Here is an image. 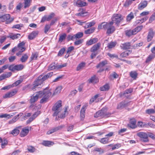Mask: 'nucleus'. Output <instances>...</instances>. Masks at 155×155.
Returning a JSON list of instances; mask_svg holds the SVG:
<instances>
[{"mask_svg":"<svg viewBox=\"0 0 155 155\" xmlns=\"http://www.w3.org/2000/svg\"><path fill=\"white\" fill-rule=\"evenodd\" d=\"M113 22H102L98 26V29H101L103 28L107 29L106 33L110 35L113 33L115 31V28L113 25Z\"/></svg>","mask_w":155,"mask_h":155,"instance_id":"obj_1","label":"nucleus"},{"mask_svg":"<svg viewBox=\"0 0 155 155\" xmlns=\"http://www.w3.org/2000/svg\"><path fill=\"white\" fill-rule=\"evenodd\" d=\"M53 72H51L48 73L47 74L43 76L41 75L38 77L37 80L35 81L34 84V86L32 88L33 91H35L36 88L39 85L42 84L43 82L48 78L51 77L53 75Z\"/></svg>","mask_w":155,"mask_h":155,"instance_id":"obj_2","label":"nucleus"},{"mask_svg":"<svg viewBox=\"0 0 155 155\" xmlns=\"http://www.w3.org/2000/svg\"><path fill=\"white\" fill-rule=\"evenodd\" d=\"M40 91L41 92V97H43L42 98L40 101V103L42 104L46 102L47 101L48 98L51 95V92L45 89H44L43 91ZM41 93H39V94H41Z\"/></svg>","mask_w":155,"mask_h":155,"instance_id":"obj_3","label":"nucleus"},{"mask_svg":"<svg viewBox=\"0 0 155 155\" xmlns=\"http://www.w3.org/2000/svg\"><path fill=\"white\" fill-rule=\"evenodd\" d=\"M107 108H103L101 110H99L97 112L94 114V117L96 118L99 117H101V118H103L105 117H108L110 116V114L109 113H107Z\"/></svg>","mask_w":155,"mask_h":155,"instance_id":"obj_4","label":"nucleus"},{"mask_svg":"<svg viewBox=\"0 0 155 155\" xmlns=\"http://www.w3.org/2000/svg\"><path fill=\"white\" fill-rule=\"evenodd\" d=\"M61 101H59L56 102L52 108L53 111H54L53 114V116H56L60 112L61 109Z\"/></svg>","mask_w":155,"mask_h":155,"instance_id":"obj_5","label":"nucleus"},{"mask_svg":"<svg viewBox=\"0 0 155 155\" xmlns=\"http://www.w3.org/2000/svg\"><path fill=\"white\" fill-rule=\"evenodd\" d=\"M112 21L113 24L114 23L117 25H118L120 22L123 19V17L120 14H115L113 15L112 18Z\"/></svg>","mask_w":155,"mask_h":155,"instance_id":"obj_6","label":"nucleus"},{"mask_svg":"<svg viewBox=\"0 0 155 155\" xmlns=\"http://www.w3.org/2000/svg\"><path fill=\"white\" fill-rule=\"evenodd\" d=\"M137 135L140 137V141L145 143L149 141V139L148 138L147 132H139L137 134Z\"/></svg>","mask_w":155,"mask_h":155,"instance_id":"obj_7","label":"nucleus"},{"mask_svg":"<svg viewBox=\"0 0 155 155\" xmlns=\"http://www.w3.org/2000/svg\"><path fill=\"white\" fill-rule=\"evenodd\" d=\"M14 18H10V15L8 14H6L0 16V22L5 21L7 24H10L13 20Z\"/></svg>","mask_w":155,"mask_h":155,"instance_id":"obj_8","label":"nucleus"},{"mask_svg":"<svg viewBox=\"0 0 155 155\" xmlns=\"http://www.w3.org/2000/svg\"><path fill=\"white\" fill-rule=\"evenodd\" d=\"M24 66L22 64L15 65L12 64L8 67L9 69L12 71H19L22 70L24 68Z\"/></svg>","mask_w":155,"mask_h":155,"instance_id":"obj_9","label":"nucleus"},{"mask_svg":"<svg viewBox=\"0 0 155 155\" xmlns=\"http://www.w3.org/2000/svg\"><path fill=\"white\" fill-rule=\"evenodd\" d=\"M39 93H41V91H38L37 92L36 94L35 95L34 94L31 96V99L30 100V102L31 104L34 103L39 98H41V94Z\"/></svg>","mask_w":155,"mask_h":155,"instance_id":"obj_10","label":"nucleus"},{"mask_svg":"<svg viewBox=\"0 0 155 155\" xmlns=\"http://www.w3.org/2000/svg\"><path fill=\"white\" fill-rule=\"evenodd\" d=\"M74 2L76 6L79 7H82L87 5L86 2L81 1V0H74Z\"/></svg>","mask_w":155,"mask_h":155,"instance_id":"obj_11","label":"nucleus"},{"mask_svg":"<svg viewBox=\"0 0 155 155\" xmlns=\"http://www.w3.org/2000/svg\"><path fill=\"white\" fill-rule=\"evenodd\" d=\"M78 11L79 12L78 13L76 14V15L78 16H85L87 15H85L87 14V12L85 11V9L84 8H80L79 9Z\"/></svg>","mask_w":155,"mask_h":155,"instance_id":"obj_12","label":"nucleus"},{"mask_svg":"<svg viewBox=\"0 0 155 155\" xmlns=\"http://www.w3.org/2000/svg\"><path fill=\"white\" fill-rule=\"evenodd\" d=\"M128 126L130 128L134 129L137 127L136 125V120L135 119H130V123L128 124Z\"/></svg>","mask_w":155,"mask_h":155,"instance_id":"obj_13","label":"nucleus"},{"mask_svg":"<svg viewBox=\"0 0 155 155\" xmlns=\"http://www.w3.org/2000/svg\"><path fill=\"white\" fill-rule=\"evenodd\" d=\"M17 92V91L16 90H14L8 92L5 94L3 96V98H9L14 95Z\"/></svg>","mask_w":155,"mask_h":155,"instance_id":"obj_14","label":"nucleus"},{"mask_svg":"<svg viewBox=\"0 0 155 155\" xmlns=\"http://www.w3.org/2000/svg\"><path fill=\"white\" fill-rule=\"evenodd\" d=\"M147 2L146 1H143L141 2L138 5V8L140 10H142L147 5Z\"/></svg>","mask_w":155,"mask_h":155,"instance_id":"obj_15","label":"nucleus"},{"mask_svg":"<svg viewBox=\"0 0 155 155\" xmlns=\"http://www.w3.org/2000/svg\"><path fill=\"white\" fill-rule=\"evenodd\" d=\"M64 127V125L60 126L54 128L52 129L48 130L47 133V134L48 135L51 134L54 132Z\"/></svg>","mask_w":155,"mask_h":155,"instance_id":"obj_16","label":"nucleus"},{"mask_svg":"<svg viewBox=\"0 0 155 155\" xmlns=\"http://www.w3.org/2000/svg\"><path fill=\"white\" fill-rule=\"evenodd\" d=\"M86 108V106L85 105H84L81 109L80 111V117L81 120H83L85 117V111Z\"/></svg>","mask_w":155,"mask_h":155,"instance_id":"obj_17","label":"nucleus"},{"mask_svg":"<svg viewBox=\"0 0 155 155\" xmlns=\"http://www.w3.org/2000/svg\"><path fill=\"white\" fill-rule=\"evenodd\" d=\"M101 45V44L100 43H98L94 45L91 48V51L92 52H95L99 49Z\"/></svg>","mask_w":155,"mask_h":155,"instance_id":"obj_18","label":"nucleus"},{"mask_svg":"<svg viewBox=\"0 0 155 155\" xmlns=\"http://www.w3.org/2000/svg\"><path fill=\"white\" fill-rule=\"evenodd\" d=\"M130 103L126 101H123L120 102L118 105L117 108L118 109L123 108L129 105Z\"/></svg>","mask_w":155,"mask_h":155,"instance_id":"obj_19","label":"nucleus"},{"mask_svg":"<svg viewBox=\"0 0 155 155\" xmlns=\"http://www.w3.org/2000/svg\"><path fill=\"white\" fill-rule=\"evenodd\" d=\"M29 129L28 128L25 127L23 128L20 133V135L22 137L25 136L29 133Z\"/></svg>","mask_w":155,"mask_h":155,"instance_id":"obj_20","label":"nucleus"},{"mask_svg":"<svg viewBox=\"0 0 155 155\" xmlns=\"http://www.w3.org/2000/svg\"><path fill=\"white\" fill-rule=\"evenodd\" d=\"M154 35V32L152 29H150L147 36V41L149 42L151 40Z\"/></svg>","mask_w":155,"mask_h":155,"instance_id":"obj_21","label":"nucleus"},{"mask_svg":"<svg viewBox=\"0 0 155 155\" xmlns=\"http://www.w3.org/2000/svg\"><path fill=\"white\" fill-rule=\"evenodd\" d=\"M21 36L19 34H11L7 37V38H10L12 40L17 39Z\"/></svg>","mask_w":155,"mask_h":155,"instance_id":"obj_22","label":"nucleus"},{"mask_svg":"<svg viewBox=\"0 0 155 155\" xmlns=\"http://www.w3.org/2000/svg\"><path fill=\"white\" fill-rule=\"evenodd\" d=\"M98 41V39L97 38H94L90 39L88 41H87L86 45H90L96 43Z\"/></svg>","mask_w":155,"mask_h":155,"instance_id":"obj_23","label":"nucleus"},{"mask_svg":"<svg viewBox=\"0 0 155 155\" xmlns=\"http://www.w3.org/2000/svg\"><path fill=\"white\" fill-rule=\"evenodd\" d=\"M120 47L122 49L124 50L130 49V43L128 42L122 44Z\"/></svg>","mask_w":155,"mask_h":155,"instance_id":"obj_24","label":"nucleus"},{"mask_svg":"<svg viewBox=\"0 0 155 155\" xmlns=\"http://www.w3.org/2000/svg\"><path fill=\"white\" fill-rule=\"evenodd\" d=\"M38 32L36 31H33L28 36V38L29 39L32 40L35 38L38 35Z\"/></svg>","mask_w":155,"mask_h":155,"instance_id":"obj_25","label":"nucleus"},{"mask_svg":"<svg viewBox=\"0 0 155 155\" xmlns=\"http://www.w3.org/2000/svg\"><path fill=\"white\" fill-rule=\"evenodd\" d=\"M107 64V61L106 60H105L104 61H102L101 62H100L96 66L97 68H101L105 65Z\"/></svg>","mask_w":155,"mask_h":155,"instance_id":"obj_26","label":"nucleus"},{"mask_svg":"<svg viewBox=\"0 0 155 155\" xmlns=\"http://www.w3.org/2000/svg\"><path fill=\"white\" fill-rule=\"evenodd\" d=\"M25 43L24 41H22L19 43L18 45V49L19 50L25 51Z\"/></svg>","mask_w":155,"mask_h":155,"instance_id":"obj_27","label":"nucleus"},{"mask_svg":"<svg viewBox=\"0 0 155 155\" xmlns=\"http://www.w3.org/2000/svg\"><path fill=\"white\" fill-rule=\"evenodd\" d=\"M29 57V55L27 54H24L20 59V61L22 63L25 62L27 60Z\"/></svg>","mask_w":155,"mask_h":155,"instance_id":"obj_28","label":"nucleus"},{"mask_svg":"<svg viewBox=\"0 0 155 155\" xmlns=\"http://www.w3.org/2000/svg\"><path fill=\"white\" fill-rule=\"evenodd\" d=\"M131 52V51L130 50L122 52L120 55V58L126 57L129 55Z\"/></svg>","mask_w":155,"mask_h":155,"instance_id":"obj_29","label":"nucleus"},{"mask_svg":"<svg viewBox=\"0 0 155 155\" xmlns=\"http://www.w3.org/2000/svg\"><path fill=\"white\" fill-rule=\"evenodd\" d=\"M101 143L103 144H106L109 142V140L108 137L102 138L100 140H98Z\"/></svg>","mask_w":155,"mask_h":155,"instance_id":"obj_30","label":"nucleus"},{"mask_svg":"<svg viewBox=\"0 0 155 155\" xmlns=\"http://www.w3.org/2000/svg\"><path fill=\"white\" fill-rule=\"evenodd\" d=\"M95 24V21H93L87 23L86 24V25L84 26V28L85 29L87 28L93 26Z\"/></svg>","mask_w":155,"mask_h":155,"instance_id":"obj_31","label":"nucleus"},{"mask_svg":"<svg viewBox=\"0 0 155 155\" xmlns=\"http://www.w3.org/2000/svg\"><path fill=\"white\" fill-rule=\"evenodd\" d=\"M130 75L132 78L135 79L138 75V73L136 71H132L130 72Z\"/></svg>","mask_w":155,"mask_h":155,"instance_id":"obj_32","label":"nucleus"},{"mask_svg":"<svg viewBox=\"0 0 155 155\" xmlns=\"http://www.w3.org/2000/svg\"><path fill=\"white\" fill-rule=\"evenodd\" d=\"M95 29L94 27L91 28L85 31L84 33L86 34H91L94 31Z\"/></svg>","mask_w":155,"mask_h":155,"instance_id":"obj_33","label":"nucleus"},{"mask_svg":"<svg viewBox=\"0 0 155 155\" xmlns=\"http://www.w3.org/2000/svg\"><path fill=\"white\" fill-rule=\"evenodd\" d=\"M43 145L45 146L49 147L51 145H52L54 144V142H53L48 141H44L42 143Z\"/></svg>","mask_w":155,"mask_h":155,"instance_id":"obj_34","label":"nucleus"},{"mask_svg":"<svg viewBox=\"0 0 155 155\" xmlns=\"http://www.w3.org/2000/svg\"><path fill=\"white\" fill-rule=\"evenodd\" d=\"M61 89L62 87L61 86H59L57 87L54 91V93H53L52 96L59 93L61 92Z\"/></svg>","mask_w":155,"mask_h":155,"instance_id":"obj_35","label":"nucleus"},{"mask_svg":"<svg viewBox=\"0 0 155 155\" xmlns=\"http://www.w3.org/2000/svg\"><path fill=\"white\" fill-rule=\"evenodd\" d=\"M116 45V43L114 42H111L108 43L107 45V47L108 49L114 48Z\"/></svg>","mask_w":155,"mask_h":155,"instance_id":"obj_36","label":"nucleus"},{"mask_svg":"<svg viewBox=\"0 0 155 155\" xmlns=\"http://www.w3.org/2000/svg\"><path fill=\"white\" fill-rule=\"evenodd\" d=\"M155 57V54H150L148 57L147 58L146 61V63H148L150 61L153 59H154Z\"/></svg>","mask_w":155,"mask_h":155,"instance_id":"obj_37","label":"nucleus"},{"mask_svg":"<svg viewBox=\"0 0 155 155\" xmlns=\"http://www.w3.org/2000/svg\"><path fill=\"white\" fill-rule=\"evenodd\" d=\"M85 65V63L84 62H82L79 64L77 67V70L79 71L81 69L83 68Z\"/></svg>","mask_w":155,"mask_h":155,"instance_id":"obj_38","label":"nucleus"},{"mask_svg":"<svg viewBox=\"0 0 155 155\" xmlns=\"http://www.w3.org/2000/svg\"><path fill=\"white\" fill-rule=\"evenodd\" d=\"M19 133V130L17 128H15L10 133V134H12L14 136H16L18 135Z\"/></svg>","mask_w":155,"mask_h":155,"instance_id":"obj_39","label":"nucleus"},{"mask_svg":"<svg viewBox=\"0 0 155 155\" xmlns=\"http://www.w3.org/2000/svg\"><path fill=\"white\" fill-rule=\"evenodd\" d=\"M109 89V87L108 84H106L102 87H100V90L101 91H104L108 90Z\"/></svg>","mask_w":155,"mask_h":155,"instance_id":"obj_40","label":"nucleus"},{"mask_svg":"<svg viewBox=\"0 0 155 155\" xmlns=\"http://www.w3.org/2000/svg\"><path fill=\"white\" fill-rule=\"evenodd\" d=\"M54 69H57L56 64L54 63L51 64L48 67V70L51 71Z\"/></svg>","mask_w":155,"mask_h":155,"instance_id":"obj_41","label":"nucleus"},{"mask_svg":"<svg viewBox=\"0 0 155 155\" xmlns=\"http://www.w3.org/2000/svg\"><path fill=\"white\" fill-rule=\"evenodd\" d=\"M134 15L133 13L131 12L127 17V21H130L132 19L134 18Z\"/></svg>","mask_w":155,"mask_h":155,"instance_id":"obj_42","label":"nucleus"},{"mask_svg":"<svg viewBox=\"0 0 155 155\" xmlns=\"http://www.w3.org/2000/svg\"><path fill=\"white\" fill-rule=\"evenodd\" d=\"M24 8H25L29 7L30 5V0H24Z\"/></svg>","mask_w":155,"mask_h":155,"instance_id":"obj_43","label":"nucleus"},{"mask_svg":"<svg viewBox=\"0 0 155 155\" xmlns=\"http://www.w3.org/2000/svg\"><path fill=\"white\" fill-rule=\"evenodd\" d=\"M100 96L99 94H97L95 95L93 97H92L91 99L89 101V104H91L93 103L95 100L96 99L98 98V97Z\"/></svg>","mask_w":155,"mask_h":155,"instance_id":"obj_44","label":"nucleus"},{"mask_svg":"<svg viewBox=\"0 0 155 155\" xmlns=\"http://www.w3.org/2000/svg\"><path fill=\"white\" fill-rule=\"evenodd\" d=\"M66 36L67 35L65 33H64L62 35H61L59 38V41L60 42H62L65 39Z\"/></svg>","mask_w":155,"mask_h":155,"instance_id":"obj_45","label":"nucleus"},{"mask_svg":"<svg viewBox=\"0 0 155 155\" xmlns=\"http://www.w3.org/2000/svg\"><path fill=\"white\" fill-rule=\"evenodd\" d=\"M38 56V53L37 52H35L32 54L31 57V60L36 59Z\"/></svg>","mask_w":155,"mask_h":155,"instance_id":"obj_46","label":"nucleus"},{"mask_svg":"<svg viewBox=\"0 0 155 155\" xmlns=\"http://www.w3.org/2000/svg\"><path fill=\"white\" fill-rule=\"evenodd\" d=\"M74 35L75 37V40H77V39L80 38L82 37L83 34L82 32H79Z\"/></svg>","mask_w":155,"mask_h":155,"instance_id":"obj_47","label":"nucleus"},{"mask_svg":"<svg viewBox=\"0 0 155 155\" xmlns=\"http://www.w3.org/2000/svg\"><path fill=\"white\" fill-rule=\"evenodd\" d=\"M23 81L22 79H21L18 80L15 82L12 85V87L14 86H16L21 83Z\"/></svg>","mask_w":155,"mask_h":155,"instance_id":"obj_48","label":"nucleus"},{"mask_svg":"<svg viewBox=\"0 0 155 155\" xmlns=\"http://www.w3.org/2000/svg\"><path fill=\"white\" fill-rule=\"evenodd\" d=\"M146 113L148 114H153L155 113V110L153 109H149L146 110Z\"/></svg>","mask_w":155,"mask_h":155,"instance_id":"obj_49","label":"nucleus"},{"mask_svg":"<svg viewBox=\"0 0 155 155\" xmlns=\"http://www.w3.org/2000/svg\"><path fill=\"white\" fill-rule=\"evenodd\" d=\"M67 39L68 41L70 40L74 41L75 39V35H68L67 37Z\"/></svg>","mask_w":155,"mask_h":155,"instance_id":"obj_50","label":"nucleus"},{"mask_svg":"<svg viewBox=\"0 0 155 155\" xmlns=\"http://www.w3.org/2000/svg\"><path fill=\"white\" fill-rule=\"evenodd\" d=\"M65 48H61L58 53V56H61L64 53L65 51Z\"/></svg>","mask_w":155,"mask_h":155,"instance_id":"obj_51","label":"nucleus"},{"mask_svg":"<svg viewBox=\"0 0 155 155\" xmlns=\"http://www.w3.org/2000/svg\"><path fill=\"white\" fill-rule=\"evenodd\" d=\"M27 150L29 152L33 153L35 151V149L34 147L30 146L28 147Z\"/></svg>","mask_w":155,"mask_h":155,"instance_id":"obj_52","label":"nucleus"},{"mask_svg":"<svg viewBox=\"0 0 155 155\" xmlns=\"http://www.w3.org/2000/svg\"><path fill=\"white\" fill-rule=\"evenodd\" d=\"M136 34V33H135L134 30H129L126 33V35L127 36H130L132 35H134Z\"/></svg>","mask_w":155,"mask_h":155,"instance_id":"obj_53","label":"nucleus"},{"mask_svg":"<svg viewBox=\"0 0 155 155\" xmlns=\"http://www.w3.org/2000/svg\"><path fill=\"white\" fill-rule=\"evenodd\" d=\"M147 132L148 138V137H149L153 140H155V135L149 132Z\"/></svg>","mask_w":155,"mask_h":155,"instance_id":"obj_54","label":"nucleus"},{"mask_svg":"<svg viewBox=\"0 0 155 155\" xmlns=\"http://www.w3.org/2000/svg\"><path fill=\"white\" fill-rule=\"evenodd\" d=\"M143 27L142 26L137 27L134 30L135 33H136L137 32L140 31L142 29Z\"/></svg>","mask_w":155,"mask_h":155,"instance_id":"obj_55","label":"nucleus"},{"mask_svg":"<svg viewBox=\"0 0 155 155\" xmlns=\"http://www.w3.org/2000/svg\"><path fill=\"white\" fill-rule=\"evenodd\" d=\"M1 143H2L1 145L2 148H4L5 147L4 146L7 145L8 143V142L5 139H4L3 140L2 139V141Z\"/></svg>","mask_w":155,"mask_h":155,"instance_id":"obj_56","label":"nucleus"},{"mask_svg":"<svg viewBox=\"0 0 155 155\" xmlns=\"http://www.w3.org/2000/svg\"><path fill=\"white\" fill-rule=\"evenodd\" d=\"M107 55L111 58H118V56L117 55L115 54H111L109 53L107 54Z\"/></svg>","mask_w":155,"mask_h":155,"instance_id":"obj_57","label":"nucleus"},{"mask_svg":"<svg viewBox=\"0 0 155 155\" xmlns=\"http://www.w3.org/2000/svg\"><path fill=\"white\" fill-rule=\"evenodd\" d=\"M67 108L66 107L64 109L63 112L61 114L60 118H64L65 117V113L67 112Z\"/></svg>","mask_w":155,"mask_h":155,"instance_id":"obj_58","label":"nucleus"},{"mask_svg":"<svg viewBox=\"0 0 155 155\" xmlns=\"http://www.w3.org/2000/svg\"><path fill=\"white\" fill-rule=\"evenodd\" d=\"M51 26L48 25H46L44 28V32L46 34L48 32Z\"/></svg>","mask_w":155,"mask_h":155,"instance_id":"obj_59","label":"nucleus"},{"mask_svg":"<svg viewBox=\"0 0 155 155\" xmlns=\"http://www.w3.org/2000/svg\"><path fill=\"white\" fill-rule=\"evenodd\" d=\"M143 42H141L139 43L135 44L134 45V48L135 49L138 48V47L142 46L143 45Z\"/></svg>","mask_w":155,"mask_h":155,"instance_id":"obj_60","label":"nucleus"},{"mask_svg":"<svg viewBox=\"0 0 155 155\" xmlns=\"http://www.w3.org/2000/svg\"><path fill=\"white\" fill-rule=\"evenodd\" d=\"M155 19V12L150 17L149 19L150 22L151 23Z\"/></svg>","mask_w":155,"mask_h":155,"instance_id":"obj_61","label":"nucleus"},{"mask_svg":"<svg viewBox=\"0 0 155 155\" xmlns=\"http://www.w3.org/2000/svg\"><path fill=\"white\" fill-rule=\"evenodd\" d=\"M54 16V14L53 13H52L50 14L47 17V21H49Z\"/></svg>","mask_w":155,"mask_h":155,"instance_id":"obj_62","label":"nucleus"},{"mask_svg":"<svg viewBox=\"0 0 155 155\" xmlns=\"http://www.w3.org/2000/svg\"><path fill=\"white\" fill-rule=\"evenodd\" d=\"M74 49V47L73 46H70L69 47L67 51V53L68 54L70 53Z\"/></svg>","mask_w":155,"mask_h":155,"instance_id":"obj_63","label":"nucleus"},{"mask_svg":"<svg viewBox=\"0 0 155 155\" xmlns=\"http://www.w3.org/2000/svg\"><path fill=\"white\" fill-rule=\"evenodd\" d=\"M83 40L82 39H79L76 41L74 42V45H80L82 42Z\"/></svg>","mask_w":155,"mask_h":155,"instance_id":"obj_64","label":"nucleus"}]
</instances>
